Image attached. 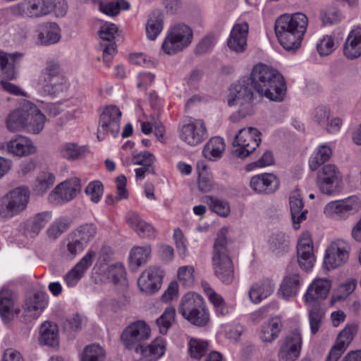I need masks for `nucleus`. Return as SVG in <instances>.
<instances>
[{
    "label": "nucleus",
    "instance_id": "obj_1",
    "mask_svg": "<svg viewBox=\"0 0 361 361\" xmlns=\"http://www.w3.org/2000/svg\"><path fill=\"white\" fill-rule=\"evenodd\" d=\"M251 87L269 101L282 102L286 93V83L283 75L275 68L259 63L253 66L250 78Z\"/></svg>",
    "mask_w": 361,
    "mask_h": 361
},
{
    "label": "nucleus",
    "instance_id": "obj_2",
    "mask_svg": "<svg viewBox=\"0 0 361 361\" xmlns=\"http://www.w3.org/2000/svg\"><path fill=\"white\" fill-rule=\"evenodd\" d=\"M308 26V18L302 13L283 14L275 22L277 39L286 50H295L300 46Z\"/></svg>",
    "mask_w": 361,
    "mask_h": 361
},
{
    "label": "nucleus",
    "instance_id": "obj_3",
    "mask_svg": "<svg viewBox=\"0 0 361 361\" xmlns=\"http://www.w3.org/2000/svg\"><path fill=\"white\" fill-rule=\"evenodd\" d=\"M228 229L222 228L215 240L212 257L214 275L224 284H231L234 279V266L227 248Z\"/></svg>",
    "mask_w": 361,
    "mask_h": 361
},
{
    "label": "nucleus",
    "instance_id": "obj_4",
    "mask_svg": "<svg viewBox=\"0 0 361 361\" xmlns=\"http://www.w3.org/2000/svg\"><path fill=\"white\" fill-rule=\"evenodd\" d=\"M253 97L247 79L242 78L231 85L227 96V104L229 106H238V110L230 116L231 121L235 123L254 114Z\"/></svg>",
    "mask_w": 361,
    "mask_h": 361
},
{
    "label": "nucleus",
    "instance_id": "obj_5",
    "mask_svg": "<svg viewBox=\"0 0 361 361\" xmlns=\"http://www.w3.org/2000/svg\"><path fill=\"white\" fill-rule=\"evenodd\" d=\"M178 312L184 319L197 326H205L210 320L203 297L194 292L187 293L182 297Z\"/></svg>",
    "mask_w": 361,
    "mask_h": 361
},
{
    "label": "nucleus",
    "instance_id": "obj_6",
    "mask_svg": "<svg viewBox=\"0 0 361 361\" xmlns=\"http://www.w3.org/2000/svg\"><path fill=\"white\" fill-rule=\"evenodd\" d=\"M30 201L27 188L18 187L0 199V221H6L25 211Z\"/></svg>",
    "mask_w": 361,
    "mask_h": 361
},
{
    "label": "nucleus",
    "instance_id": "obj_7",
    "mask_svg": "<svg viewBox=\"0 0 361 361\" xmlns=\"http://www.w3.org/2000/svg\"><path fill=\"white\" fill-rule=\"evenodd\" d=\"M192 29L185 24L171 27L161 44V51L167 55H175L187 48L192 42Z\"/></svg>",
    "mask_w": 361,
    "mask_h": 361
},
{
    "label": "nucleus",
    "instance_id": "obj_8",
    "mask_svg": "<svg viewBox=\"0 0 361 361\" xmlns=\"http://www.w3.org/2000/svg\"><path fill=\"white\" fill-rule=\"evenodd\" d=\"M151 336V329L143 320H137L130 324L123 331L121 341L126 348L139 352L142 342Z\"/></svg>",
    "mask_w": 361,
    "mask_h": 361
},
{
    "label": "nucleus",
    "instance_id": "obj_9",
    "mask_svg": "<svg viewBox=\"0 0 361 361\" xmlns=\"http://www.w3.org/2000/svg\"><path fill=\"white\" fill-rule=\"evenodd\" d=\"M261 133L255 128H241L235 135L233 154L239 158L249 156L261 142Z\"/></svg>",
    "mask_w": 361,
    "mask_h": 361
},
{
    "label": "nucleus",
    "instance_id": "obj_10",
    "mask_svg": "<svg viewBox=\"0 0 361 361\" xmlns=\"http://www.w3.org/2000/svg\"><path fill=\"white\" fill-rule=\"evenodd\" d=\"M121 110L114 105H108L103 108L100 116L97 130V138L102 140L104 135L110 133L116 137L120 130Z\"/></svg>",
    "mask_w": 361,
    "mask_h": 361
},
{
    "label": "nucleus",
    "instance_id": "obj_11",
    "mask_svg": "<svg viewBox=\"0 0 361 361\" xmlns=\"http://www.w3.org/2000/svg\"><path fill=\"white\" fill-rule=\"evenodd\" d=\"M180 139L190 146H197L208 137L204 122L201 119L190 120L178 128Z\"/></svg>",
    "mask_w": 361,
    "mask_h": 361
},
{
    "label": "nucleus",
    "instance_id": "obj_12",
    "mask_svg": "<svg viewBox=\"0 0 361 361\" xmlns=\"http://www.w3.org/2000/svg\"><path fill=\"white\" fill-rule=\"evenodd\" d=\"M350 244L342 239L331 242L326 248L324 264L327 269H335L345 263L349 257Z\"/></svg>",
    "mask_w": 361,
    "mask_h": 361
},
{
    "label": "nucleus",
    "instance_id": "obj_13",
    "mask_svg": "<svg viewBox=\"0 0 361 361\" xmlns=\"http://www.w3.org/2000/svg\"><path fill=\"white\" fill-rule=\"evenodd\" d=\"M341 180V173L334 164L324 165L317 174V185L326 195L337 192Z\"/></svg>",
    "mask_w": 361,
    "mask_h": 361
},
{
    "label": "nucleus",
    "instance_id": "obj_14",
    "mask_svg": "<svg viewBox=\"0 0 361 361\" xmlns=\"http://www.w3.org/2000/svg\"><path fill=\"white\" fill-rule=\"evenodd\" d=\"M81 190L80 180L74 177L59 183L49 194V201L62 204L74 199Z\"/></svg>",
    "mask_w": 361,
    "mask_h": 361
},
{
    "label": "nucleus",
    "instance_id": "obj_15",
    "mask_svg": "<svg viewBox=\"0 0 361 361\" xmlns=\"http://www.w3.org/2000/svg\"><path fill=\"white\" fill-rule=\"evenodd\" d=\"M360 207L358 198L350 197L345 200L330 202L324 207V214L331 218L344 219L349 214L357 212Z\"/></svg>",
    "mask_w": 361,
    "mask_h": 361
},
{
    "label": "nucleus",
    "instance_id": "obj_16",
    "mask_svg": "<svg viewBox=\"0 0 361 361\" xmlns=\"http://www.w3.org/2000/svg\"><path fill=\"white\" fill-rule=\"evenodd\" d=\"M302 345L301 334L295 330L281 342L278 357L279 361H295L300 355Z\"/></svg>",
    "mask_w": 361,
    "mask_h": 361
},
{
    "label": "nucleus",
    "instance_id": "obj_17",
    "mask_svg": "<svg viewBox=\"0 0 361 361\" xmlns=\"http://www.w3.org/2000/svg\"><path fill=\"white\" fill-rule=\"evenodd\" d=\"M331 282L326 279H316L307 287L302 299L305 305L314 306L319 305L325 300L330 291Z\"/></svg>",
    "mask_w": 361,
    "mask_h": 361
},
{
    "label": "nucleus",
    "instance_id": "obj_18",
    "mask_svg": "<svg viewBox=\"0 0 361 361\" xmlns=\"http://www.w3.org/2000/svg\"><path fill=\"white\" fill-rule=\"evenodd\" d=\"M51 0H23L15 8L16 13L28 18H39L51 12Z\"/></svg>",
    "mask_w": 361,
    "mask_h": 361
},
{
    "label": "nucleus",
    "instance_id": "obj_19",
    "mask_svg": "<svg viewBox=\"0 0 361 361\" xmlns=\"http://www.w3.org/2000/svg\"><path fill=\"white\" fill-rule=\"evenodd\" d=\"M298 261L301 269L310 271L314 266L315 257L313 253V242L311 234L304 232L301 234L297 245Z\"/></svg>",
    "mask_w": 361,
    "mask_h": 361
},
{
    "label": "nucleus",
    "instance_id": "obj_20",
    "mask_svg": "<svg viewBox=\"0 0 361 361\" xmlns=\"http://www.w3.org/2000/svg\"><path fill=\"white\" fill-rule=\"evenodd\" d=\"M163 271L156 266H150L144 270L137 280V286L142 292L152 294L161 287Z\"/></svg>",
    "mask_w": 361,
    "mask_h": 361
},
{
    "label": "nucleus",
    "instance_id": "obj_21",
    "mask_svg": "<svg viewBox=\"0 0 361 361\" xmlns=\"http://www.w3.org/2000/svg\"><path fill=\"white\" fill-rule=\"evenodd\" d=\"M249 25L241 22L233 25L228 39V47L235 52H243L247 47Z\"/></svg>",
    "mask_w": 361,
    "mask_h": 361
},
{
    "label": "nucleus",
    "instance_id": "obj_22",
    "mask_svg": "<svg viewBox=\"0 0 361 361\" xmlns=\"http://www.w3.org/2000/svg\"><path fill=\"white\" fill-rule=\"evenodd\" d=\"M279 180L274 173H261L252 177L250 185L255 192L261 194L274 192L279 187Z\"/></svg>",
    "mask_w": 361,
    "mask_h": 361
},
{
    "label": "nucleus",
    "instance_id": "obj_23",
    "mask_svg": "<svg viewBox=\"0 0 361 361\" xmlns=\"http://www.w3.org/2000/svg\"><path fill=\"white\" fill-rule=\"evenodd\" d=\"M26 123L25 128L30 133L38 134L44 128L46 116L30 102H25Z\"/></svg>",
    "mask_w": 361,
    "mask_h": 361
},
{
    "label": "nucleus",
    "instance_id": "obj_24",
    "mask_svg": "<svg viewBox=\"0 0 361 361\" xmlns=\"http://www.w3.org/2000/svg\"><path fill=\"white\" fill-rule=\"evenodd\" d=\"M95 252L89 250L75 267L66 274L64 280L69 287L75 286L80 280L86 270L92 265Z\"/></svg>",
    "mask_w": 361,
    "mask_h": 361
},
{
    "label": "nucleus",
    "instance_id": "obj_25",
    "mask_svg": "<svg viewBox=\"0 0 361 361\" xmlns=\"http://www.w3.org/2000/svg\"><path fill=\"white\" fill-rule=\"evenodd\" d=\"M126 221L129 226L142 238H153L156 236V231L154 227L143 220L141 216L135 212H129L126 216Z\"/></svg>",
    "mask_w": 361,
    "mask_h": 361
},
{
    "label": "nucleus",
    "instance_id": "obj_26",
    "mask_svg": "<svg viewBox=\"0 0 361 361\" xmlns=\"http://www.w3.org/2000/svg\"><path fill=\"white\" fill-rule=\"evenodd\" d=\"M274 287V283L269 279H264L254 283L248 292L250 301L255 304L261 302L273 293Z\"/></svg>",
    "mask_w": 361,
    "mask_h": 361
},
{
    "label": "nucleus",
    "instance_id": "obj_27",
    "mask_svg": "<svg viewBox=\"0 0 361 361\" xmlns=\"http://www.w3.org/2000/svg\"><path fill=\"white\" fill-rule=\"evenodd\" d=\"M8 152L18 157H26L36 152L32 140L25 136H17L6 144Z\"/></svg>",
    "mask_w": 361,
    "mask_h": 361
},
{
    "label": "nucleus",
    "instance_id": "obj_28",
    "mask_svg": "<svg viewBox=\"0 0 361 361\" xmlns=\"http://www.w3.org/2000/svg\"><path fill=\"white\" fill-rule=\"evenodd\" d=\"M16 295L11 290L3 288L0 290V314L4 319H11L14 314L20 312L16 305Z\"/></svg>",
    "mask_w": 361,
    "mask_h": 361
},
{
    "label": "nucleus",
    "instance_id": "obj_29",
    "mask_svg": "<svg viewBox=\"0 0 361 361\" xmlns=\"http://www.w3.org/2000/svg\"><path fill=\"white\" fill-rule=\"evenodd\" d=\"M290 209L293 223V227L295 230L300 226V223L306 219L307 211L303 209L304 204L298 190L292 192L289 198Z\"/></svg>",
    "mask_w": 361,
    "mask_h": 361
},
{
    "label": "nucleus",
    "instance_id": "obj_30",
    "mask_svg": "<svg viewBox=\"0 0 361 361\" xmlns=\"http://www.w3.org/2000/svg\"><path fill=\"white\" fill-rule=\"evenodd\" d=\"M343 54L349 59L361 56V27H355L349 32L343 46Z\"/></svg>",
    "mask_w": 361,
    "mask_h": 361
},
{
    "label": "nucleus",
    "instance_id": "obj_31",
    "mask_svg": "<svg viewBox=\"0 0 361 361\" xmlns=\"http://www.w3.org/2000/svg\"><path fill=\"white\" fill-rule=\"evenodd\" d=\"M166 350V341L163 338H155L149 345H142L137 353L141 361H157L162 357Z\"/></svg>",
    "mask_w": 361,
    "mask_h": 361
},
{
    "label": "nucleus",
    "instance_id": "obj_32",
    "mask_svg": "<svg viewBox=\"0 0 361 361\" xmlns=\"http://www.w3.org/2000/svg\"><path fill=\"white\" fill-rule=\"evenodd\" d=\"M166 350V341L163 338H155L149 345H142L137 353L141 361H157L162 357Z\"/></svg>",
    "mask_w": 361,
    "mask_h": 361
},
{
    "label": "nucleus",
    "instance_id": "obj_33",
    "mask_svg": "<svg viewBox=\"0 0 361 361\" xmlns=\"http://www.w3.org/2000/svg\"><path fill=\"white\" fill-rule=\"evenodd\" d=\"M57 152L61 157L73 161L83 158L88 152V147L66 142L59 147Z\"/></svg>",
    "mask_w": 361,
    "mask_h": 361
},
{
    "label": "nucleus",
    "instance_id": "obj_34",
    "mask_svg": "<svg viewBox=\"0 0 361 361\" xmlns=\"http://www.w3.org/2000/svg\"><path fill=\"white\" fill-rule=\"evenodd\" d=\"M152 248L149 245L134 246L129 252V266L132 270H137L150 259Z\"/></svg>",
    "mask_w": 361,
    "mask_h": 361
},
{
    "label": "nucleus",
    "instance_id": "obj_35",
    "mask_svg": "<svg viewBox=\"0 0 361 361\" xmlns=\"http://www.w3.org/2000/svg\"><path fill=\"white\" fill-rule=\"evenodd\" d=\"M61 29L57 23L49 22L44 23L38 35V40L42 45L49 46L59 42Z\"/></svg>",
    "mask_w": 361,
    "mask_h": 361
},
{
    "label": "nucleus",
    "instance_id": "obj_36",
    "mask_svg": "<svg viewBox=\"0 0 361 361\" xmlns=\"http://www.w3.org/2000/svg\"><path fill=\"white\" fill-rule=\"evenodd\" d=\"M21 57L22 54L18 53L8 54L0 52V70L5 78L9 80L16 78L18 60Z\"/></svg>",
    "mask_w": 361,
    "mask_h": 361
},
{
    "label": "nucleus",
    "instance_id": "obj_37",
    "mask_svg": "<svg viewBox=\"0 0 361 361\" xmlns=\"http://www.w3.org/2000/svg\"><path fill=\"white\" fill-rule=\"evenodd\" d=\"M225 146L223 138L218 136L213 137L204 146L202 155L209 161H216L222 157Z\"/></svg>",
    "mask_w": 361,
    "mask_h": 361
},
{
    "label": "nucleus",
    "instance_id": "obj_38",
    "mask_svg": "<svg viewBox=\"0 0 361 361\" xmlns=\"http://www.w3.org/2000/svg\"><path fill=\"white\" fill-rule=\"evenodd\" d=\"M39 341L40 343L56 346L59 344V329L58 326L49 321L41 324Z\"/></svg>",
    "mask_w": 361,
    "mask_h": 361
},
{
    "label": "nucleus",
    "instance_id": "obj_39",
    "mask_svg": "<svg viewBox=\"0 0 361 361\" xmlns=\"http://www.w3.org/2000/svg\"><path fill=\"white\" fill-rule=\"evenodd\" d=\"M302 283L300 276L297 273L286 276L281 283L279 292L285 299L295 296Z\"/></svg>",
    "mask_w": 361,
    "mask_h": 361
},
{
    "label": "nucleus",
    "instance_id": "obj_40",
    "mask_svg": "<svg viewBox=\"0 0 361 361\" xmlns=\"http://www.w3.org/2000/svg\"><path fill=\"white\" fill-rule=\"evenodd\" d=\"M281 322L279 318H271L264 323L260 329L259 337L264 343H271L276 340L281 331Z\"/></svg>",
    "mask_w": 361,
    "mask_h": 361
},
{
    "label": "nucleus",
    "instance_id": "obj_41",
    "mask_svg": "<svg viewBox=\"0 0 361 361\" xmlns=\"http://www.w3.org/2000/svg\"><path fill=\"white\" fill-rule=\"evenodd\" d=\"M27 100H23L20 104V108L13 111L6 119V126L8 129L11 132L20 130L25 128L26 123V114L27 110L25 109V102Z\"/></svg>",
    "mask_w": 361,
    "mask_h": 361
},
{
    "label": "nucleus",
    "instance_id": "obj_42",
    "mask_svg": "<svg viewBox=\"0 0 361 361\" xmlns=\"http://www.w3.org/2000/svg\"><path fill=\"white\" fill-rule=\"evenodd\" d=\"M51 219V212H43L38 213L25 222V229L27 233H30L32 236H36Z\"/></svg>",
    "mask_w": 361,
    "mask_h": 361
},
{
    "label": "nucleus",
    "instance_id": "obj_43",
    "mask_svg": "<svg viewBox=\"0 0 361 361\" xmlns=\"http://www.w3.org/2000/svg\"><path fill=\"white\" fill-rule=\"evenodd\" d=\"M201 286L209 300L214 305L216 314L219 316L227 314L228 310L221 295L216 293L207 282H202Z\"/></svg>",
    "mask_w": 361,
    "mask_h": 361
},
{
    "label": "nucleus",
    "instance_id": "obj_44",
    "mask_svg": "<svg viewBox=\"0 0 361 361\" xmlns=\"http://www.w3.org/2000/svg\"><path fill=\"white\" fill-rule=\"evenodd\" d=\"M164 27L163 16L159 12L152 13L147 19L145 30L149 39L154 40Z\"/></svg>",
    "mask_w": 361,
    "mask_h": 361
},
{
    "label": "nucleus",
    "instance_id": "obj_45",
    "mask_svg": "<svg viewBox=\"0 0 361 361\" xmlns=\"http://www.w3.org/2000/svg\"><path fill=\"white\" fill-rule=\"evenodd\" d=\"M41 85L46 94L54 96L66 92L70 87L68 80L64 75L53 79L51 82H47Z\"/></svg>",
    "mask_w": 361,
    "mask_h": 361
},
{
    "label": "nucleus",
    "instance_id": "obj_46",
    "mask_svg": "<svg viewBox=\"0 0 361 361\" xmlns=\"http://www.w3.org/2000/svg\"><path fill=\"white\" fill-rule=\"evenodd\" d=\"M74 237L79 239L83 244L87 246L97 235V228L93 223H86L78 226L71 232Z\"/></svg>",
    "mask_w": 361,
    "mask_h": 361
},
{
    "label": "nucleus",
    "instance_id": "obj_47",
    "mask_svg": "<svg viewBox=\"0 0 361 361\" xmlns=\"http://www.w3.org/2000/svg\"><path fill=\"white\" fill-rule=\"evenodd\" d=\"M332 154L331 149L326 145L319 146L311 155L309 166L311 171H316L321 165L327 161Z\"/></svg>",
    "mask_w": 361,
    "mask_h": 361
},
{
    "label": "nucleus",
    "instance_id": "obj_48",
    "mask_svg": "<svg viewBox=\"0 0 361 361\" xmlns=\"http://www.w3.org/2000/svg\"><path fill=\"white\" fill-rule=\"evenodd\" d=\"M209 343L207 341L192 338L188 344V352L193 360H201L208 351Z\"/></svg>",
    "mask_w": 361,
    "mask_h": 361
},
{
    "label": "nucleus",
    "instance_id": "obj_49",
    "mask_svg": "<svg viewBox=\"0 0 361 361\" xmlns=\"http://www.w3.org/2000/svg\"><path fill=\"white\" fill-rule=\"evenodd\" d=\"M339 41L334 34L326 35L317 43V50L322 56H329L337 48Z\"/></svg>",
    "mask_w": 361,
    "mask_h": 361
},
{
    "label": "nucleus",
    "instance_id": "obj_50",
    "mask_svg": "<svg viewBox=\"0 0 361 361\" xmlns=\"http://www.w3.org/2000/svg\"><path fill=\"white\" fill-rule=\"evenodd\" d=\"M63 76L59 63L56 60H49L46 63L45 68L42 71L39 78L40 85L47 82H51L53 79H56Z\"/></svg>",
    "mask_w": 361,
    "mask_h": 361
},
{
    "label": "nucleus",
    "instance_id": "obj_51",
    "mask_svg": "<svg viewBox=\"0 0 361 361\" xmlns=\"http://www.w3.org/2000/svg\"><path fill=\"white\" fill-rule=\"evenodd\" d=\"M176 320V310L173 307L166 308L163 314L157 319L156 324L161 334L165 335Z\"/></svg>",
    "mask_w": 361,
    "mask_h": 361
},
{
    "label": "nucleus",
    "instance_id": "obj_52",
    "mask_svg": "<svg viewBox=\"0 0 361 361\" xmlns=\"http://www.w3.org/2000/svg\"><path fill=\"white\" fill-rule=\"evenodd\" d=\"M47 302L44 295L36 293L30 298L25 303V311L30 313V316L38 317L46 307Z\"/></svg>",
    "mask_w": 361,
    "mask_h": 361
},
{
    "label": "nucleus",
    "instance_id": "obj_53",
    "mask_svg": "<svg viewBox=\"0 0 361 361\" xmlns=\"http://www.w3.org/2000/svg\"><path fill=\"white\" fill-rule=\"evenodd\" d=\"M105 355L104 349L99 344H90L84 348L81 361H104Z\"/></svg>",
    "mask_w": 361,
    "mask_h": 361
},
{
    "label": "nucleus",
    "instance_id": "obj_54",
    "mask_svg": "<svg viewBox=\"0 0 361 361\" xmlns=\"http://www.w3.org/2000/svg\"><path fill=\"white\" fill-rule=\"evenodd\" d=\"M55 176L50 172L40 173L35 182L34 190L39 195H42L47 191L54 183Z\"/></svg>",
    "mask_w": 361,
    "mask_h": 361
},
{
    "label": "nucleus",
    "instance_id": "obj_55",
    "mask_svg": "<svg viewBox=\"0 0 361 361\" xmlns=\"http://www.w3.org/2000/svg\"><path fill=\"white\" fill-rule=\"evenodd\" d=\"M129 8L130 4L126 0H117L108 3L101 2L99 4V11L109 16H116L121 9L128 10Z\"/></svg>",
    "mask_w": 361,
    "mask_h": 361
},
{
    "label": "nucleus",
    "instance_id": "obj_56",
    "mask_svg": "<svg viewBox=\"0 0 361 361\" xmlns=\"http://www.w3.org/2000/svg\"><path fill=\"white\" fill-rule=\"evenodd\" d=\"M66 250L64 253L71 258H74L78 253L82 252L87 247L76 237L70 233L65 240Z\"/></svg>",
    "mask_w": 361,
    "mask_h": 361
},
{
    "label": "nucleus",
    "instance_id": "obj_57",
    "mask_svg": "<svg viewBox=\"0 0 361 361\" xmlns=\"http://www.w3.org/2000/svg\"><path fill=\"white\" fill-rule=\"evenodd\" d=\"M66 250L64 253L71 258H74L78 253L82 252L87 247L76 237L70 233L65 240Z\"/></svg>",
    "mask_w": 361,
    "mask_h": 361
},
{
    "label": "nucleus",
    "instance_id": "obj_58",
    "mask_svg": "<svg viewBox=\"0 0 361 361\" xmlns=\"http://www.w3.org/2000/svg\"><path fill=\"white\" fill-rule=\"evenodd\" d=\"M357 324H351L347 325L338 335L336 343L347 349L357 334Z\"/></svg>",
    "mask_w": 361,
    "mask_h": 361
},
{
    "label": "nucleus",
    "instance_id": "obj_59",
    "mask_svg": "<svg viewBox=\"0 0 361 361\" xmlns=\"http://www.w3.org/2000/svg\"><path fill=\"white\" fill-rule=\"evenodd\" d=\"M71 222L64 218L54 221L47 230V235L49 239L56 240L62 233L68 230Z\"/></svg>",
    "mask_w": 361,
    "mask_h": 361
},
{
    "label": "nucleus",
    "instance_id": "obj_60",
    "mask_svg": "<svg viewBox=\"0 0 361 361\" xmlns=\"http://www.w3.org/2000/svg\"><path fill=\"white\" fill-rule=\"evenodd\" d=\"M289 241L288 236L283 233H274L269 239V245L273 252L279 254L286 251Z\"/></svg>",
    "mask_w": 361,
    "mask_h": 361
},
{
    "label": "nucleus",
    "instance_id": "obj_61",
    "mask_svg": "<svg viewBox=\"0 0 361 361\" xmlns=\"http://www.w3.org/2000/svg\"><path fill=\"white\" fill-rule=\"evenodd\" d=\"M310 307L309 310V321L311 332L312 334H315L322 324V319L323 317V312L320 309L319 306H307Z\"/></svg>",
    "mask_w": 361,
    "mask_h": 361
},
{
    "label": "nucleus",
    "instance_id": "obj_62",
    "mask_svg": "<svg viewBox=\"0 0 361 361\" xmlns=\"http://www.w3.org/2000/svg\"><path fill=\"white\" fill-rule=\"evenodd\" d=\"M85 192L92 202L98 203L103 195V185L99 180L91 181L87 185Z\"/></svg>",
    "mask_w": 361,
    "mask_h": 361
},
{
    "label": "nucleus",
    "instance_id": "obj_63",
    "mask_svg": "<svg viewBox=\"0 0 361 361\" xmlns=\"http://www.w3.org/2000/svg\"><path fill=\"white\" fill-rule=\"evenodd\" d=\"M209 207L218 215L224 217L227 216L230 213L228 202L222 199L209 197Z\"/></svg>",
    "mask_w": 361,
    "mask_h": 361
},
{
    "label": "nucleus",
    "instance_id": "obj_64",
    "mask_svg": "<svg viewBox=\"0 0 361 361\" xmlns=\"http://www.w3.org/2000/svg\"><path fill=\"white\" fill-rule=\"evenodd\" d=\"M117 32L118 27L116 24L106 22L101 26L99 36L102 42H111L114 41Z\"/></svg>",
    "mask_w": 361,
    "mask_h": 361
}]
</instances>
